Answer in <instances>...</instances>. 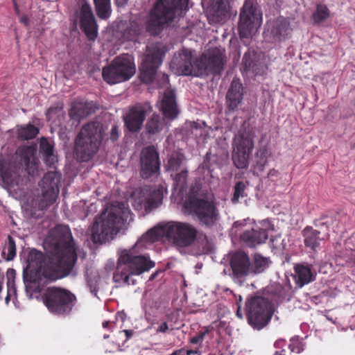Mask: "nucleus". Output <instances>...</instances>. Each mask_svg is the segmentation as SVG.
Returning a JSON list of instances; mask_svg holds the SVG:
<instances>
[{
    "instance_id": "nucleus-16",
    "label": "nucleus",
    "mask_w": 355,
    "mask_h": 355,
    "mask_svg": "<svg viewBox=\"0 0 355 355\" xmlns=\"http://www.w3.org/2000/svg\"><path fill=\"white\" fill-rule=\"evenodd\" d=\"M230 266L232 269V279L242 285L245 277L252 274V263L248 254L236 251L231 255Z\"/></svg>"
},
{
    "instance_id": "nucleus-8",
    "label": "nucleus",
    "mask_w": 355,
    "mask_h": 355,
    "mask_svg": "<svg viewBox=\"0 0 355 355\" xmlns=\"http://www.w3.org/2000/svg\"><path fill=\"white\" fill-rule=\"evenodd\" d=\"M42 299L49 311L58 315L69 314L76 302V297L73 293L57 286L46 288L42 295Z\"/></svg>"
},
{
    "instance_id": "nucleus-11",
    "label": "nucleus",
    "mask_w": 355,
    "mask_h": 355,
    "mask_svg": "<svg viewBox=\"0 0 355 355\" xmlns=\"http://www.w3.org/2000/svg\"><path fill=\"white\" fill-rule=\"evenodd\" d=\"M166 51V46L161 43L154 44L148 47L140 67L139 77L141 82L146 84L153 82Z\"/></svg>"
},
{
    "instance_id": "nucleus-6",
    "label": "nucleus",
    "mask_w": 355,
    "mask_h": 355,
    "mask_svg": "<svg viewBox=\"0 0 355 355\" xmlns=\"http://www.w3.org/2000/svg\"><path fill=\"white\" fill-rule=\"evenodd\" d=\"M188 3L189 0H157L149 12L146 31L150 35H158L178 12L187 10Z\"/></svg>"
},
{
    "instance_id": "nucleus-20",
    "label": "nucleus",
    "mask_w": 355,
    "mask_h": 355,
    "mask_svg": "<svg viewBox=\"0 0 355 355\" xmlns=\"http://www.w3.org/2000/svg\"><path fill=\"white\" fill-rule=\"evenodd\" d=\"M270 227L269 221L263 220L259 225H255L250 230H245L241 235V239L250 248L263 243L268 239V230Z\"/></svg>"
},
{
    "instance_id": "nucleus-44",
    "label": "nucleus",
    "mask_w": 355,
    "mask_h": 355,
    "mask_svg": "<svg viewBox=\"0 0 355 355\" xmlns=\"http://www.w3.org/2000/svg\"><path fill=\"white\" fill-rule=\"evenodd\" d=\"M245 189L246 185L243 182L239 181L235 184L234 188V194L233 197L232 198V202L233 203L238 202L239 198H243L246 196L245 193Z\"/></svg>"
},
{
    "instance_id": "nucleus-13",
    "label": "nucleus",
    "mask_w": 355,
    "mask_h": 355,
    "mask_svg": "<svg viewBox=\"0 0 355 355\" xmlns=\"http://www.w3.org/2000/svg\"><path fill=\"white\" fill-rule=\"evenodd\" d=\"M262 22V15L257 8L256 0H245L240 12L239 32L241 38L254 35Z\"/></svg>"
},
{
    "instance_id": "nucleus-47",
    "label": "nucleus",
    "mask_w": 355,
    "mask_h": 355,
    "mask_svg": "<svg viewBox=\"0 0 355 355\" xmlns=\"http://www.w3.org/2000/svg\"><path fill=\"white\" fill-rule=\"evenodd\" d=\"M204 334H199L190 339V343L192 344H198L203 340Z\"/></svg>"
},
{
    "instance_id": "nucleus-10",
    "label": "nucleus",
    "mask_w": 355,
    "mask_h": 355,
    "mask_svg": "<svg viewBox=\"0 0 355 355\" xmlns=\"http://www.w3.org/2000/svg\"><path fill=\"white\" fill-rule=\"evenodd\" d=\"M135 71L132 58L124 54L115 58L110 64L103 67L102 76L106 83L114 85L129 80Z\"/></svg>"
},
{
    "instance_id": "nucleus-3",
    "label": "nucleus",
    "mask_w": 355,
    "mask_h": 355,
    "mask_svg": "<svg viewBox=\"0 0 355 355\" xmlns=\"http://www.w3.org/2000/svg\"><path fill=\"white\" fill-rule=\"evenodd\" d=\"M130 210L123 203L106 208L95 218L91 228L94 243L103 244L112 240L127 220Z\"/></svg>"
},
{
    "instance_id": "nucleus-4",
    "label": "nucleus",
    "mask_w": 355,
    "mask_h": 355,
    "mask_svg": "<svg viewBox=\"0 0 355 355\" xmlns=\"http://www.w3.org/2000/svg\"><path fill=\"white\" fill-rule=\"evenodd\" d=\"M155 265L148 257L137 255L130 249H124L117 259L113 281L125 286L135 285L136 279L133 277L150 270Z\"/></svg>"
},
{
    "instance_id": "nucleus-34",
    "label": "nucleus",
    "mask_w": 355,
    "mask_h": 355,
    "mask_svg": "<svg viewBox=\"0 0 355 355\" xmlns=\"http://www.w3.org/2000/svg\"><path fill=\"white\" fill-rule=\"evenodd\" d=\"M90 112L86 103H76L71 106L69 115L71 119L79 121L87 116Z\"/></svg>"
},
{
    "instance_id": "nucleus-64",
    "label": "nucleus",
    "mask_w": 355,
    "mask_h": 355,
    "mask_svg": "<svg viewBox=\"0 0 355 355\" xmlns=\"http://www.w3.org/2000/svg\"><path fill=\"white\" fill-rule=\"evenodd\" d=\"M15 270L14 269L10 268L8 270V275H15Z\"/></svg>"
},
{
    "instance_id": "nucleus-46",
    "label": "nucleus",
    "mask_w": 355,
    "mask_h": 355,
    "mask_svg": "<svg viewBox=\"0 0 355 355\" xmlns=\"http://www.w3.org/2000/svg\"><path fill=\"white\" fill-rule=\"evenodd\" d=\"M119 137V130L117 125H113L110 131V139L112 141H116Z\"/></svg>"
},
{
    "instance_id": "nucleus-40",
    "label": "nucleus",
    "mask_w": 355,
    "mask_h": 355,
    "mask_svg": "<svg viewBox=\"0 0 355 355\" xmlns=\"http://www.w3.org/2000/svg\"><path fill=\"white\" fill-rule=\"evenodd\" d=\"M250 154L234 150L232 160L236 168L244 169L248 166V159Z\"/></svg>"
},
{
    "instance_id": "nucleus-29",
    "label": "nucleus",
    "mask_w": 355,
    "mask_h": 355,
    "mask_svg": "<svg viewBox=\"0 0 355 355\" xmlns=\"http://www.w3.org/2000/svg\"><path fill=\"white\" fill-rule=\"evenodd\" d=\"M302 234L305 246L315 251L322 240L320 231L308 226L304 229Z\"/></svg>"
},
{
    "instance_id": "nucleus-55",
    "label": "nucleus",
    "mask_w": 355,
    "mask_h": 355,
    "mask_svg": "<svg viewBox=\"0 0 355 355\" xmlns=\"http://www.w3.org/2000/svg\"><path fill=\"white\" fill-rule=\"evenodd\" d=\"M19 21L26 27L29 26V19L26 15H23L20 17Z\"/></svg>"
},
{
    "instance_id": "nucleus-32",
    "label": "nucleus",
    "mask_w": 355,
    "mask_h": 355,
    "mask_svg": "<svg viewBox=\"0 0 355 355\" xmlns=\"http://www.w3.org/2000/svg\"><path fill=\"white\" fill-rule=\"evenodd\" d=\"M40 152L44 156L45 163L51 166L55 162L56 157L54 155V148L46 138L42 137L40 144Z\"/></svg>"
},
{
    "instance_id": "nucleus-37",
    "label": "nucleus",
    "mask_w": 355,
    "mask_h": 355,
    "mask_svg": "<svg viewBox=\"0 0 355 355\" xmlns=\"http://www.w3.org/2000/svg\"><path fill=\"white\" fill-rule=\"evenodd\" d=\"M163 199L162 191L159 189H155L150 191L149 197L145 200L146 210H152L162 204Z\"/></svg>"
},
{
    "instance_id": "nucleus-15",
    "label": "nucleus",
    "mask_w": 355,
    "mask_h": 355,
    "mask_svg": "<svg viewBox=\"0 0 355 355\" xmlns=\"http://www.w3.org/2000/svg\"><path fill=\"white\" fill-rule=\"evenodd\" d=\"M76 20H78L80 29L89 40L94 41L98 36V26L91 5L83 0L75 12Z\"/></svg>"
},
{
    "instance_id": "nucleus-41",
    "label": "nucleus",
    "mask_w": 355,
    "mask_h": 355,
    "mask_svg": "<svg viewBox=\"0 0 355 355\" xmlns=\"http://www.w3.org/2000/svg\"><path fill=\"white\" fill-rule=\"evenodd\" d=\"M39 133V130L35 125L28 124L18 129V137L22 140H29L35 138Z\"/></svg>"
},
{
    "instance_id": "nucleus-58",
    "label": "nucleus",
    "mask_w": 355,
    "mask_h": 355,
    "mask_svg": "<svg viewBox=\"0 0 355 355\" xmlns=\"http://www.w3.org/2000/svg\"><path fill=\"white\" fill-rule=\"evenodd\" d=\"M58 107H49L48 110H47V112H46V116L47 118L50 119L51 116L52 114H54L57 112L58 111Z\"/></svg>"
},
{
    "instance_id": "nucleus-61",
    "label": "nucleus",
    "mask_w": 355,
    "mask_h": 355,
    "mask_svg": "<svg viewBox=\"0 0 355 355\" xmlns=\"http://www.w3.org/2000/svg\"><path fill=\"white\" fill-rule=\"evenodd\" d=\"M289 347L291 348V350L292 352H296V353H300V347H291V345L289 346Z\"/></svg>"
},
{
    "instance_id": "nucleus-7",
    "label": "nucleus",
    "mask_w": 355,
    "mask_h": 355,
    "mask_svg": "<svg viewBox=\"0 0 355 355\" xmlns=\"http://www.w3.org/2000/svg\"><path fill=\"white\" fill-rule=\"evenodd\" d=\"M20 158L18 164L12 163L1 168V177L3 182L10 185L18 184L22 174L26 172L34 175L37 171V162L35 157V149L30 146H23L17 150Z\"/></svg>"
},
{
    "instance_id": "nucleus-26",
    "label": "nucleus",
    "mask_w": 355,
    "mask_h": 355,
    "mask_svg": "<svg viewBox=\"0 0 355 355\" xmlns=\"http://www.w3.org/2000/svg\"><path fill=\"white\" fill-rule=\"evenodd\" d=\"M296 283L300 287L310 283L315 279L311 268L309 266L297 264L294 267Z\"/></svg>"
},
{
    "instance_id": "nucleus-19",
    "label": "nucleus",
    "mask_w": 355,
    "mask_h": 355,
    "mask_svg": "<svg viewBox=\"0 0 355 355\" xmlns=\"http://www.w3.org/2000/svg\"><path fill=\"white\" fill-rule=\"evenodd\" d=\"M150 106L148 104L137 103L129 107L128 113L123 116L127 129L131 132H138L143 125Z\"/></svg>"
},
{
    "instance_id": "nucleus-2",
    "label": "nucleus",
    "mask_w": 355,
    "mask_h": 355,
    "mask_svg": "<svg viewBox=\"0 0 355 355\" xmlns=\"http://www.w3.org/2000/svg\"><path fill=\"white\" fill-rule=\"evenodd\" d=\"M218 203L214 194L199 182L191 185L184 202V209L206 228L216 226L220 220Z\"/></svg>"
},
{
    "instance_id": "nucleus-17",
    "label": "nucleus",
    "mask_w": 355,
    "mask_h": 355,
    "mask_svg": "<svg viewBox=\"0 0 355 355\" xmlns=\"http://www.w3.org/2000/svg\"><path fill=\"white\" fill-rule=\"evenodd\" d=\"M160 160L156 148L151 145L144 148L140 155V175L148 179L159 173Z\"/></svg>"
},
{
    "instance_id": "nucleus-22",
    "label": "nucleus",
    "mask_w": 355,
    "mask_h": 355,
    "mask_svg": "<svg viewBox=\"0 0 355 355\" xmlns=\"http://www.w3.org/2000/svg\"><path fill=\"white\" fill-rule=\"evenodd\" d=\"M243 98V87L239 79H233L226 94V108L228 112L236 111Z\"/></svg>"
},
{
    "instance_id": "nucleus-60",
    "label": "nucleus",
    "mask_w": 355,
    "mask_h": 355,
    "mask_svg": "<svg viewBox=\"0 0 355 355\" xmlns=\"http://www.w3.org/2000/svg\"><path fill=\"white\" fill-rule=\"evenodd\" d=\"M13 5H14L15 10L16 13L18 15L19 13V9L17 3L16 2L15 0L13 1Z\"/></svg>"
},
{
    "instance_id": "nucleus-35",
    "label": "nucleus",
    "mask_w": 355,
    "mask_h": 355,
    "mask_svg": "<svg viewBox=\"0 0 355 355\" xmlns=\"http://www.w3.org/2000/svg\"><path fill=\"white\" fill-rule=\"evenodd\" d=\"M270 156L268 148L266 146L260 147L255 155V170L261 172L264 171L265 166L268 164V158Z\"/></svg>"
},
{
    "instance_id": "nucleus-57",
    "label": "nucleus",
    "mask_w": 355,
    "mask_h": 355,
    "mask_svg": "<svg viewBox=\"0 0 355 355\" xmlns=\"http://www.w3.org/2000/svg\"><path fill=\"white\" fill-rule=\"evenodd\" d=\"M202 125H205V123L203 122L202 124L197 122H192L191 124V128L193 130H198L199 129H202Z\"/></svg>"
},
{
    "instance_id": "nucleus-51",
    "label": "nucleus",
    "mask_w": 355,
    "mask_h": 355,
    "mask_svg": "<svg viewBox=\"0 0 355 355\" xmlns=\"http://www.w3.org/2000/svg\"><path fill=\"white\" fill-rule=\"evenodd\" d=\"M147 236L150 237V240L151 241H155L157 240L159 236L157 234L156 231L155 230H150L147 232Z\"/></svg>"
},
{
    "instance_id": "nucleus-54",
    "label": "nucleus",
    "mask_w": 355,
    "mask_h": 355,
    "mask_svg": "<svg viewBox=\"0 0 355 355\" xmlns=\"http://www.w3.org/2000/svg\"><path fill=\"white\" fill-rule=\"evenodd\" d=\"M168 327L167 323L166 322H164L158 326L157 331L164 333L168 330Z\"/></svg>"
},
{
    "instance_id": "nucleus-24",
    "label": "nucleus",
    "mask_w": 355,
    "mask_h": 355,
    "mask_svg": "<svg viewBox=\"0 0 355 355\" xmlns=\"http://www.w3.org/2000/svg\"><path fill=\"white\" fill-rule=\"evenodd\" d=\"M162 111L164 116L170 119H174L179 114L175 94L172 90H166L162 101Z\"/></svg>"
},
{
    "instance_id": "nucleus-28",
    "label": "nucleus",
    "mask_w": 355,
    "mask_h": 355,
    "mask_svg": "<svg viewBox=\"0 0 355 355\" xmlns=\"http://www.w3.org/2000/svg\"><path fill=\"white\" fill-rule=\"evenodd\" d=\"M253 148L254 141L250 134L243 132L236 136L234 150L251 154Z\"/></svg>"
},
{
    "instance_id": "nucleus-53",
    "label": "nucleus",
    "mask_w": 355,
    "mask_h": 355,
    "mask_svg": "<svg viewBox=\"0 0 355 355\" xmlns=\"http://www.w3.org/2000/svg\"><path fill=\"white\" fill-rule=\"evenodd\" d=\"M102 326L104 329H112L114 327L115 323L114 322L107 320L103 322Z\"/></svg>"
},
{
    "instance_id": "nucleus-30",
    "label": "nucleus",
    "mask_w": 355,
    "mask_h": 355,
    "mask_svg": "<svg viewBox=\"0 0 355 355\" xmlns=\"http://www.w3.org/2000/svg\"><path fill=\"white\" fill-rule=\"evenodd\" d=\"M59 188H42V195L38 203V209L44 210L53 205L58 195Z\"/></svg>"
},
{
    "instance_id": "nucleus-43",
    "label": "nucleus",
    "mask_w": 355,
    "mask_h": 355,
    "mask_svg": "<svg viewBox=\"0 0 355 355\" xmlns=\"http://www.w3.org/2000/svg\"><path fill=\"white\" fill-rule=\"evenodd\" d=\"M183 162V155L180 154L172 155L168 160L167 169L171 171H178Z\"/></svg>"
},
{
    "instance_id": "nucleus-25",
    "label": "nucleus",
    "mask_w": 355,
    "mask_h": 355,
    "mask_svg": "<svg viewBox=\"0 0 355 355\" xmlns=\"http://www.w3.org/2000/svg\"><path fill=\"white\" fill-rule=\"evenodd\" d=\"M208 18L215 22L223 21L227 14L226 3L222 0L214 1L207 8Z\"/></svg>"
},
{
    "instance_id": "nucleus-33",
    "label": "nucleus",
    "mask_w": 355,
    "mask_h": 355,
    "mask_svg": "<svg viewBox=\"0 0 355 355\" xmlns=\"http://www.w3.org/2000/svg\"><path fill=\"white\" fill-rule=\"evenodd\" d=\"M37 277L38 276H35L34 274L24 273V275L26 291L31 295L36 293H40L43 290L40 281L37 279Z\"/></svg>"
},
{
    "instance_id": "nucleus-63",
    "label": "nucleus",
    "mask_w": 355,
    "mask_h": 355,
    "mask_svg": "<svg viewBox=\"0 0 355 355\" xmlns=\"http://www.w3.org/2000/svg\"><path fill=\"white\" fill-rule=\"evenodd\" d=\"M241 302H242V297L241 295H239V297H238V300H236V305L238 306L239 304H241Z\"/></svg>"
},
{
    "instance_id": "nucleus-27",
    "label": "nucleus",
    "mask_w": 355,
    "mask_h": 355,
    "mask_svg": "<svg viewBox=\"0 0 355 355\" xmlns=\"http://www.w3.org/2000/svg\"><path fill=\"white\" fill-rule=\"evenodd\" d=\"M165 125L164 117L159 114H153L146 123L145 132L150 137L156 135L163 130Z\"/></svg>"
},
{
    "instance_id": "nucleus-31",
    "label": "nucleus",
    "mask_w": 355,
    "mask_h": 355,
    "mask_svg": "<svg viewBox=\"0 0 355 355\" xmlns=\"http://www.w3.org/2000/svg\"><path fill=\"white\" fill-rule=\"evenodd\" d=\"M96 15L100 19L107 20L112 15L111 0H93Z\"/></svg>"
},
{
    "instance_id": "nucleus-62",
    "label": "nucleus",
    "mask_w": 355,
    "mask_h": 355,
    "mask_svg": "<svg viewBox=\"0 0 355 355\" xmlns=\"http://www.w3.org/2000/svg\"><path fill=\"white\" fill-rule=\"evenodd\" d=\"M162 80H163V82H164L166 83H168V76L166 75V74H163L162 75Z\"/></svg>"
},
{
    "instance_id": "nucleus-45",
    "label": "nucleus",
    "mask_w": 355,
    "mask_h": 355,
    "mask_svg": "<svg viewBox=\"0 0 355 355\" xmlns=\"http://www.w3.org/2000/svg\"><path fill=\"white\" fill-rule=\"evenodd\" d=\"M187 176L188 171L185 168L182 169L180 173L175 174L174 181L176 187H179L180 189H183L186 184Z\"/></svg>"
},
{
    "instance_id": "nucleus-56",
    "label": "nucleus",
    "mask_w": 355,
    "mask_h": 355,
    "mask_svg": "<svg viewBox=\"0 0 355 355\" xmlns=\"http://www.w3.org/2000/svg\"><path fill=\"white\" fill-rule=\"evenodd\" d=\"M114 3L116 7L123 8L128 4V0H114Z\"/></svg>"
},
{
    "instance_id": "nucleus-23",
    "label": "nucleus",
    "mask_w": 355,
    "mask_h": 355,
    "mask_svg": "<svg viewBox=\"0 0 355 355\" xmlns=\"http://www.w3.org/2000/svg\"><path fill=\"white\" fill-rule=\"evenodd\" d=\"M117 28L123 39L127 41L136 40L143 31L141 22L135 19L121 21Z\"/></svg>"
},
{
    "instance_id": "nucleus-48",
    "label": "nucleus",
    "mask_w": 355,
    "mask_h": 355,
    "mask_svg": "<svg viewBox=\"0 0 355 355\" xmlns=\"http://www.w3.org/2000/svg\"><path fill=\"white\" fill-rule=\"evenodd\" d=\"M179 353H183L184 355H193L198 354V349H187L185 348H182L178 349Z\"/></svg>"
},
{
    "instance_id": "nucleus-39",
    "label": "nucleus",
    "mask_w": 355,
    "mask_h": 355,
    "mask_svg": "<svg viewBox=\"0 0 355 355\" xmlns=\"http://www.w3.org/2000/svg\"><path fill=\"white\" fill-rule=\"evenodd\" d=\"M16 244L15 239L10 235L8 236V241L2 250L1 257L7 261H12L16 256Z\"/></svg>"
},
{
    "instance_id": "nucleus-18",
    "label": "nucleus",
    "mask_w": 355,
    "mask_h": 355,
    "mask_svg": "<svg viewBox=\"0 0 355 355\" xmlns=\"http://www.w3.org/2000/svg\"><path fill=\"white\" fill-rule=\"evenodd\" d=\"M170 67L178 76H195L196 72V62H193L192 53L186 49H182L174 54Z\"/></svg>"
},
{
    "instance_id": "nucleus-1",
    "label": "nucleus",
    "mask_w": 355,
    "mask_h": 355,
    "mask_svg": "<svg viewBox=\"0 0 355 355\" xmlns=\"http://www.w3.org/2000/svg\"><path fill=\"white\" fill-rule=\"evenodd\" d=\"M45 244L49 247L46 254L32 249L28 254L26 273L43 276L55 282L68 276L77 261V254L70 229L57 225L50 232Z\"/></svg>"
},
{
    "instance_id": "nucleus-50",
    "label": "nucleus",
    "mask_w": 355,
    "mask_h": 355,
    "mask_svg": "<svg viewBox=\"0 0 355 355\" xmlns=\"http://www.w3.org/2000/svg\"><path fill=\"white\" fill-rule=\"evenodd\" d=\"M7 284H8V294L6 297V302H8L10 300V293L11 292V291H12L13 292H15V288L14 287V282L13 281L11 282L10 279H8Z\"/></svg>"
},
{
    "instance_id": "nucleus-38",
    "label": "nucleus",
    "mask_w": 355,
    "mask_h": 355,
    "mask_svg": "<svg viewBox=\"0 0 355 355\" xmlns=\"http://www.w3.org/2000/svg\"><path fill=\"white\" fill-rule=\"evenodd\" d=\"M60 176L58 173L55 171H49L46 173L41 180L40 185L42 188L51 189L59 188Z\"/></svg>"
},
{
    "instance_id": "nucleus-9",
    "label": "nucleus",
    "mask_w": 355,
    "mask_h": 355,
    "mask_svg": "<svg viewBox=\"0 0 355 355\" xmlns=\"http://www.w3.org/2000/svg\"><path fill=\"white\" fill-rule=\"evenodd\" d=\"M245 313L248 324L257 330L264 328L271 320L272 306L268 298L253 295L247 298Z\"/></svg>"
},
{
    "instance_id": "nucleus-59",
    "label": "nucleus",
    "mask_w": 355,
    "mask_h": 355,
    "mask_svg": "<svg viewBox=\"0 0 355 355\" xmlns=\"http://www.w3.org/2000/svg\"><path fill=\"white\" fill-rule=\"evenodd\" d=\"M236 315L240 318V319H243V313H242V310H241V304H239L237 306V309H236Z\"/></svg>"
},
{
    "instance_id": "nucleus-14",
    "label": "nucleus",
    "mask_w": 355,
    "mask_h": 355,
    "mask_svg": "<svg viewBox=\"0 0 355 355\" xmlns=\"http://www.w3.org/2000/svg\"><path fill=\"white\" fill-rule=\"evenodd\" d=\"M163 231L173 244L180 248L193 245L198 234V230L194 226L182 222H169L165 225Z\"/></svg>"
},
{
    "instance_id": "nucleus-42",
    "label": "nucleus",
    "mask_w": 355,
    "mask_h": 355,
    "mask_svg": "<svg viewBox=\"0 0 355 355\" xmlns=\"http://www.w3.org/2000/svg\"><path fill=\"white\" fill-rule=\"evenodd\" d=\"M329 16V10L324 4L317 5L316 10L313 13L312 17L315 24L324 21Z\"/></svg>"
},
{
    "instance_id": "nucleus-49",
    "label": "nucleus",
    "mask_w": 355,
    "mask_h": 355,
    "mask_svg": "<svg viewBox=\"0 0 355 355\" xmlns=\"http://www.w3.org/2000/svg\"><path fill=\"white\" fill-rule=\"evenodd\" d=\"M279 175L278 171L272 168L270 169L268 173V178H270L272 181H275Z\"/></svg>"
},
{
    "instance_id": "nucleus-36",
    "label": "nucleus",
    "mask_w": 355,
    "mask_h": 355,
    "mask_svg": "<svg viewBox=\"0 0 355 355\" xmlns=\"http://www.w3.org/2000/svg\"><path fill=\"white\" fill-rule=\"evenodd\" d=\"M270 262L269 258L263 257L258 253L254 254L253 256V263H252V274L263 272L269 267Z\"/></svg>"
},
{
    "instance_id": "nucleus-21",
    "label": "nucleus",
    "mask_w": 355,
    "mask_h": 355,
    "mask_svg": "<svg viewBox=\"0 0 355 355\" xmlns=\"http://www.w3.org/2000/svg\"><path fill=\"white\" fill-rule=\"evenodd\" d=\"M242 66L245 72H251L255 76L264 75L268 69L263 56L250 50L245 53L242 60Z\"/></svg>"
},
{
    "instance_id": "nucleus-12",
    "label": "nucleus",
    "mask_w": 355,
    "mask_h": 355,
    "mask_svg": "<svg viewBox=\"0 0 355 355\" xmlns=\"http://www.w3.org/2000/svg\"><path fill=\"white\" fill-rule=\"evenodd\" d=\"M226 64L225 51L215 47L203 53L196 61L195 76L218 75L223 71Z\"/></svg>"
},
{
    "instance_id": "nucleus-5",
    "label": "nucleus",
    "mask_w": 355,
    "mask_h": 355,
    "mask_svg": "<svg viewBox=\"0 0 355 355\" xmlns=\"http://www.w3.org/2000/svg\"><path fill=\"white\" fill-rule=\"evenodd\" d=\"M103 127L99 121L84 125L74 142V157L80 162H88L96 154L103 139Z\"/></svg>"
},
{
    "instance_id": "nucleus-52",
    "label": "nucleus",
    "mask_w": 355,
    "mask_h": 355,
    "mask_svg": "<svg viewBox=\"0 0 355 355\" xmlns=\"http://www.w3.org/2000/svg\"><path fill=\"white\" fill-rule=\"evenodd\" d=\"M133 334V331L132 330H123V331H119V335L120 336H122V335H124L125 336V341L128 340Z\"/></svg>"
}]
</instances>
